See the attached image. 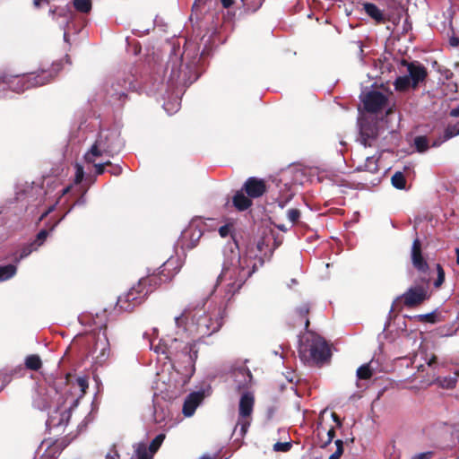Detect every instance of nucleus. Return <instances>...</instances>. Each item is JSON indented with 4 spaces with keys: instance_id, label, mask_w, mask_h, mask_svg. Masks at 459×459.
<instances>
[{
    "instance_id": "f257e3e1",
    "label": "nucleus",
    "mask_w": 459,
    "mask_h": 459,
    "mask_svg": "<svg viewBox=\"0 0 459 459\" xmlns=\"http://www.w3.org/2000/svg\"><path fill=\"white\" fill-rule=\"evenodd\" d=\"M224 316L225 307L221 305L186 309L175 316V333L162 338L154 347L151 344V349L157 354L166 355L185 385L195 371L201 339L217 333L222 326Z\"/></svg>"
},
{
    "instance_id": "f03ea898",
    "label": "nucleus",
    "mask_w": 459,
    "mask_h": 459,
    "mask_svg": "<svg viewBox=\"0 0 459 459\" xmlns=\"http://www.w3.org/2000/svg\"><path fill=\"white\" fill-rule=\"evenodd\" d=\"M272 230H264L254 242L247 244L244 254L231 252L223 263L217 277L215 290L226 300L238 292L246 281L269 260L273 251L281 245Z\"/></svg>"
},
{
    "instance_id": "7ed1b4c3",
    "label": "nucleus",
    "mask_w": 459,
    "mask_h": 459,
    "mask_svg": "<svg viewBox=\"0 0 459 459\" xmlns=\"http://www.w3.org/2000/svg\"><path fill=\"white\" fill-rule=\"evenodd\" d=\"M171 261L165 262L159 272L142 277L126 293L118 297L117 307L121 311H131L139 306L146 297L162 282L168 281L171 276L165 273L169 270Z\"/></svg>"
},
{
    "instance_id": "20e7f679",
    "label": "nucleus",
    "mask_w": 459,
    "mask_h": 459,
    "mask_svg": "<svg viewBox=\"0 0 459 459\" xmlns=\"http://www.w3.org/2000/svg\"><path fill=\"white\" fill-rule=\"evenodd\" d=\"M63 60L52 64L50 70H40L38 73L22 74H2L1 80L8 89L13 92L21 93L32 87L41 86L48 82L62 69Z\"/></svg>"
},
{
    "instance_id": "39448f33",
    "label": "nucleus",
    "mask_w": 459,
    "mask_h": 459,
    "mask_svg": "<svg viewBox=\"0 0 459 459\" xmlns=\"http://www.w3.org/2000/svg\"><path fill=\"white\" fill-rule=\"evenodd\" d=\"M124 146L117 128L102 129L91 148L84 154L86 162H95L99 158H112L119 153Z\"/></svg>"
},
{
    "instance_id": "423d86ee",
    "label": "nucleus",
    "mask_w": 459,
    "mask_h": 459,
    "mask_svg": "<svg viewBox=\"0 0 459 459\" xmlns=\"http://www.w3.org/2000/svg\"><path fill=\"white\" fill-rule=\"evenodd\" d=\"M299 353L301 360L308 364L324 363L331 357L328 343L323 337L315 333H307L300 340Z\"/></svg>"
},
{
    "instance_id": "0eeeda50",
    "label": "nucleus",
    "mask_w": 459,
    "mask_h": 459,
    "mask_svg": "<svg viewBox=\"0 0 459 459\" xmlns=\"http://www.w3.org/2000/svg\"><path fill=\"white\" fill-rule=\"evenodd\" d=\"M217 229V222L211 218H195L188 226L181 232L178 245L183 250L195 248L202 236L206 231H213Z\"/></svg>"
},
{
    "instance_id": "6e6552de",
    "label": "nucleus",
    "mask_w": 459,
    "mask_h": 459,
    "mask_svg": "<svg viewBox=\"0 0 459 459\" xmlns=\"http://www.w3.org/2000/svg\"><path fill=\"white\" fill-rule=\"evenodd\" d=\"M169 48V54L168 60L163 68L162 82H167L171 86H177L178 84L192 83L197 79V76L192 78L188 76L186 72L184 71L182 74V54L179 48L175 46H168Z\"/></svg>"
},
{
    "instance_id": "1a4fd4ad",
    "label": "nucleus",
    "mask_w": 459,
    "mask_h": 459,
    "mask_svg": "<svg viewBox=\"0 0 459 459\" xmlns=\"http://www.w3.org/2000/svg\"><path fill=\"white\" fill-rule=\"evenodd\" d=\"M55 401L56 406L48 412L46 425L49 429H56L61 432L64 431L67 426L71 418L72 410L75 408V406H70L67 400L61 395Z\"/></svg>"
},
{
    "instance_id": "9d476101",
    "label": "nucleus",
    "mask_w": 459,
    "mask_h": 459,
    "mask_svg": "<svg viewBox=\"0 0 459 459\" xmlns=\"http://www.w3.org/2000/svg\"><path fill=\"white\" fill-rule=\"evenodd\" d=\"M58 386L63 391V395L70 406H77L79 400L86 393L88 388V380L85 377H78L74 381L68 377H61L56 379Z\"/></svg>"
},
{
    "instance_id": "9b49d317",
    "label": "nucleus",
    "mask_w": 459,
    "mask_h": 459,
    "mask_svg": "<svg viewBox=\"0 0 459 459\" xmlns=\"http://www.w3.org/2000/svg\"><path fill=\"white\" fill-rule=\"evenodd\" d=\"M255 404V397L250 392H244L238 403V419L233 433L244 437L251 423V415Z\"/></svg>"
},
{
    "instance_id": "f8f14e48",
    "label": "nucleus",
    "mask_w": 459,
    "mask_h": 459,
    "mask_svg": "<svg viewBox=\"0 0 459 459\" xmlns=\"http://www.w3.org/2000/svg\"><path fill=\"white\" fill-rule=\"evenodd\" d=\"M63 396V391L58 386V383L56 380L53 385H50L48 388L37 391L33 397V406L39 411H47L48 412L56 407V399L58 396Z\"/></svg>"
},
{
    "instance_id": "ddd939ff",
    "label": "nucleus",
    "mask_w": 459,
    "mask_h": 459,
    "mask_svg": "<svg viewBox=\"0 0 459 459\" xmlns=\"http://www.w3.org/2000/svg\"><path fill=\"white\" fill-rule=\"evenodd\" d=\"M110 355L109 342L105 333H99L91 350V358L96 365H103Z\"/></svg>"
},
{
    "instance_id": "4468645a",
    "label": "nucleus",
    "mask_w": 459,
    "mask_h": 459,
    "mask_svg": "<svg viewBox=\"0 0 459 459\" xmlns=\"http://www.w3.org/2000/svg\"><path fill=\"white\" fill-rule=\"evenodd\" d=\"M211 393V387L208 386L206 390H199L196 392L190 393L185 399L182 413L185 417H192L196 408L202 403L205 395H209Z\"/></svg>"
},
{
    "instance_id": "2eb2a0df",
    "label": "nucleus",
    "mask_w": 459,
    "mask_h": 459,
    "mask_svg": "<svg viewBox=\"0 0 459 459\" xmlns=\"http://www.w3.org/2000/svg\"><path fill=\"white\" fill-rule=\"evenodd\" d=\"M386 100V96L377 91L368 92L362 100L364 108L372 113L381 110L385 105Z\"/></svg>"
},
{
    "instance_id": "dca6fc26",
    "label": "nucleus",
    "mask_w": 459,
    "mask_h": 459,
    "mask_svg": "<svg viewBox=\"0 0 459 459\" xmlns=\"http://www.w3.org/2000/svg\"><path fill=\"white\" fill-rule=\"evenodd\" d=\"M404 303L408 307L418 305L428 299V290L423 286L411 287L404 294Z\"/></svg>"
},
{
    "instance_id": "f3484780",
    "label": "nucleus",
    "mask_w": 459,
    "mask_h": 459,
    "mask_svg": "<svg viewBox=\"0 0 459 459\" xmlns=\"http://www.w3.org/2000/svg\"><path fill=\"white\" fill-rule=\"evenodd\" d=\"M403 65L407 67L408 76L411 81L412 87H416L420 82L424 81L427 76L425 67L419 63H408L403 61Z\"/></svg>"
},
{
    "instance_id": "a211bd4d",
    "label": "nucleus",
    "mask_w": 459,
    "mask_h": 459,
    "mask_svg": "<svg viewBox=\"0 0 459 459\" xmlns=\"http://www.w3.org/2000/svg\"><path fill=\"white\" fill-rule=\"evenodd\" d=\"M242 189L250 198H258L264 194L266 186L264 180L256 178H249L245 182Z\"/></svg>"
},
{
    "instance_id": "6ab92c4d",
    "label": "nucleus",
    "mask_w": 459,
    "mask_h": 459,
    "mask_svg": "<svg viewBox=\"0 0 459 459\" xmlns=\"http://www.w3.org/2000/svg\"><path fill=\"white\" fill-rule=\"evenodd\" d=\"M234 382L238 390L247 388L251 383L253 376L246 367H240L233 371Z\"/></svg>"
},
{
    "instance_id": "aec40b11",
    "label": "nucleus",
    "mask_w": 459,
    "mask_h": 459,
    "mask_svg": "<svg viewBox=\"0 0 459 459\" xmlns=\"http://www.w3.org/2000/svg\"><path fill=\"white\" fill-rule=\"evenodd\" d=\"M411 260L413 266L420 272H426L429 268L427 262L421 255L420 242L418 238L414 239L411 247Z\"/></svg>"
},
{
    "instance_id": "412c9836",
    "label": "nucleus",
    "mask_w": 459,
    "mask_h": 459,
    "mask_svg": "<svg viewBox=\"0 0 459 459\" xmlns=\"http://www.w3.org/2000/svg\"><path fill=\"white\" fill-rule=\"evenodd\" d=\"M132 87H134L132 82H127L125 79H117L116 82L111 84V90L108 93L111 96L121 99L123 96H126V90L131 89Z\"/></svg>"
},
{
    "instance_id": "4be33fe9",
    "label": "nucleus",
    "mask_w": 459,
    "mask_h": 459,
    "mask_svg": "<svg viewBox=\"0 0 459 459\" xmlns=\"http://www.w3.org/2000/svg\"><path fill=\"white\" fill-rule=\"evenodd\" d=\"M233 205L238 211H245L252 205L251 198L244 194V190L238 191L232 198Z\"/></svg>"
},
{
    "instance_id": "5701e85b",
    "label": "nucleus",
    "mask_w": 459,
    "mask_h": 459,
    "mask_svg": "<svg viewBox=\"0 0 459 459\" xmlns=\"http://www.w3.org/2000/svg\"><path fill=\"white\" fill-rule=\"evenodd\" d=\"M378 158L376 156L367 157L365 162L357 167L358 170L368 171L369 173H376L378 171Z\"/></svg>"
},
{
    "instance_id": "b1692460",
    "label": "nucleus",
    "mask_w": 459,
    "mask_h": 459,
    "mask_svg": "<svg viewBox=\"0 0 459 459\" xmlns=\"http://www.w3.org/2000/svg\"><path fill=\"white\" fill-rule=\"evenodd\" d=\"M134 455L136 459H152L153 455L148 450L143 442L134 445Z\"/></svg>"
},
{
    "instance_id": "393cba45",
    "label": "nucleus",
    "mask_w": 459,
    "mask_h": 459,
    "mask_svg": "<svg viewBox=\"0 0 459 459\" xmlns=\"http://www.w3.org/2000/svg\"><path fill=\"white\" fill-rule=\"evenodd\" d=\"M363 9L365 13L370 16L372 19L379 22L384 19V14L382 11L374 4L365 3L363 4Z\"/></svg>"
},
{
    "instance_id": "a878e982",
    "label": "nucleus",
    "mask_w": 459,
    "mask_h": 459,
    "mask_svg": "<svg viewBox=\"0 0 459 459\" xmlns=\"http://www.w3.org/2000/svg\"><path fill=\"white\" fill-rule=\"evenodd\" d=\"M17 273L16 264L0 265V281H7L13 278Z\"/></svg>"
},
{
    "instance_id": "bb28decb",
    "label": "nucleus",
    "mask_w": 459,
    "mask_h": 459,
    "mask_svg": "<svg viewBox=\"0 0 459 459\" xmlns=\"http://www.w3.org/2000/svg\"><path fill=\"white\" fill-rule=\"evenodd\" d=\"M368 130L369 128L368 126L363 125L360 126V138L359 141L364 147L371 146L372 143L370 140L376 137L374 132L371 131V133H368Z\"/></svg>"
},
{
    "instance_id": "cd10ccee",
    "label": "nucleus",
    "mask_w": 459,
    "mask_h": 459,
    "mask_svg": "<svg viewBox=\"0 0 459 459\" xmlns=\"http://www.w3.org/2000/svg\"><path fill=\"white\" fill-rule=\"evenodd\" d=\"M413 144L417 152L420 153L426 152L430 147L429 139L423 135L416 136L413 140Z\"/></svg>"
},
{
    "instance_id": "c85d7f7f",
    "label": "nucleus",
    "mask_w": 459,
    "mask_h": 459,
    "mask_svg": "<svg viewBox=\"0 0 459 459\" xmlns=\"http://www.w3.org/2000/svg\"><path fill=\"white\" fill-rule=\"evenodd\" d=\"M25 366L31 370H39L42 366L41 359L39 355H29L25 359Z\"/></svg>"
},
{
    "instance_id": "c756f323",
    "label": "nucleus",
    "mask_w": 459,
    "mask_h": 459,
    "mask_svg": "<svg viewBox=\"0 0 459 459\" xmlns=\"http://www.w3.org/2000/svg\"><path fill=\"white\" fill-rule=\"evenodd\" d=\"M57 223H58V221L50 228L49 231H48L47 230H41L37 234L35 240L31 242V244L35 247V248L37 250L39 249V247H41L44 244V242L47 239L49 232L54 230V229L57 225Z\"/></svg>"
},
{
    "instance_id": "7c9ffc66",
    "label": "nucleus",
    "mask_w": 459,
    "mask_h": 459,
    "mask_svg": "<svg viewBox=\"0 0 459 459\" xmlns=\"http://www.w3.org/2000/svg\"><path fill=\"white\" fill-rule=\"evenodd\" d=\"M73 5L76 11L83 13H88L92 7L91 0H74Z\"/></svg>"
},
{
    "instance_id": "2f4dec72",
    "label": "nucleus",
    "mask_w": 459,
    "mask_h": 459,
    "mask_svg": "<svg viewBox=\"0 0 459 459\" xmlns=\"http://www.w3.org/2000/svg\"><path fill=\"white\" fill-rule=\"evenodd\" d=\"M392 185L396 189H404L406 186V180L404 175L401 171H396L391 178Z\"/></svg>"
},
{
    "instance_id": "473e14b6",
    "label": "nucleus",
    "mask_w": 459,
    "mask_h": 459,
    "mask_svg": "<svg viewBox=\"0 0 459 459\" xmlns=\"http://www.w3.org/2000/svg\"><path fill=\"white\" fill-rule=\"evenodd\" d=\"M411 85V81L408 75L399 76L394 82V87L398 91H404Z\"/></svg>"
},
{
    "instance_id": "72a5a7b5",
    "label": "nucleus",
    "mask_w": 459,
    "mask_h": 459,
    "mask_svg": "<svg viewBox=\"0 0 459 459\" xmlns=\"http://www.w3.org/2000/svg\"><path fill=\"white\" fill-rule=\"evenodd\" d=\"M459 134V128L458 129H454L452 127H447L445 131V135H444V139L442 141H438V140H436L434 141L430 146L432 147H438L443 142L446 141V140H449L450 138L455 136V135H458Z\"/></svg>"
},
{
    "instance_id": "f704fd0d",
    "label": "nucleus",
    "mask_w": 459,
    "mask_h": 459,
    "mask_svg": "<svg viewBox=\"0 0 459 459\" xmlns=\"http://www.w3.org/2000/svg\"><path fill=\"white\" fill-rule=\"evenodd\" d=\"M165 439V434H159L151 442L148 450L154 455V454L159 450L161 444Z\"/></svg>"
},
{
    "instance_id": "c9c22d12",
    "label": "nucleus",
    "mask_w": 459,
    "mask_h": 459,
    "mask_svg": "<svg viewBox=\"0 0 459 459\" xmlns=\"http://www.w3.org/2000/svg\"><path fill=\"white\" fill-rule=\"evenodd\" d=\"M36 250L37 249L31 243L28 244L27 246H25L22 248L19 256L15 258V262L17 264L20 263L22 259H24L25 257L30 255L33 251H36Z\"/></svg>"
},
{
    "instance_id": "e433bc0d",
    "label": "nucleus",
    "mask_w": 459,
    "mask_h": 459,
    "mask_svg": "<svg viewBox=\"0 0 459 459\" xmlns=\"http://www.w3.org/2000/svg\"><path fill=\"white\" fill-rule=\"evenodd\" d=\"M100 159H101L100 162H97V160L95 162H91V164L94 165V167H95V173L97 175L103 174L104 171H105L104 167L106 165H110L111 164L110 158H100Z\"/></svg>"
},
{
    "instance_id": "4c0bfd02",
    "label": "nucleus",
    "mask_w": 459,
    "mask_h": 459,
    "mask_svg": "<svg viewBox=\"0 0 459 459\" xmlns=\"http://www.w3.org/2000/svg\"><path fill=\"white\" fill-rule=\"evenodd\" d=\"M371 375L372 372L368 364L362 365L357 369V377L359 379H368Z\"/></svg>"
},
{
    "instance_id": "58836bf2",
    "label": "nucleus",
    "mask_w": 459,
    "mask_h": 459,
    "mask_svg": "<svg viewBox=\"0 0 459 459\" xmlns=\"http://www.w3.org/2000/svg\"><path fill=\"white\" fill-rule=\"evenodd\" d=\"M180 107V101L175 100L174 102H166L163 105L164 109L166 112L169 115H172L173 113L177 112L179 109Z\"/></svg>"
},
{
    "instance_id": "ea45409f",
    "label": "nucleus",
    "mask_w": 459,
    "mask_h": 459,
    "mask_svg": "<svg viewBox=\"0 0 459 459\" xmlns=\"http://www.w3.org/2000/svg\"><path fill=\"white\" fill-rule=\"evenodd\" d=\"M437 277L434 281V286L439 288L445 281V272L440 264H437Z\"/></svg>"
},
{
    "instance_id": "a19ab883",
    "label": "nucleus",
    "mask_w": 459,
    "mask_h": 459,
    "mask_svg": "<svg viewBox=\"0 0 459 459\" xmlns=\"http://www.w3.org/2000/svg\"><path fill=\"white\" fill-rule=\"evenodd\" d=\"M287 218L294 225L300 218V212L298 209H290L287 212Z\"/></svg>"
},
{
    "instance_id": "79ce46f5",
    "label": "nucleus",
    "mask_w": 459,
    "mask_h": 459,
    "mask_svg": "<svg viewBox=\"0 0 459 459\" xmlns=\"http://www.w3.org/2000/svg\"><path fill=\"white\" fill-rule=\"evenodd\" d=\"M290 442H276L273 445V450L276 452H287L290 449Z\"/></svg>"
},
{
    "instance_id": "37998d69",
    "label": "nucleus",
    "mask_w": 459,
    "mask_h": 459,
    "mask_svg": "<svg viewBox=\"0 0 459 459\" xmlns=\"http://www.w3.org/2000/svg\"><path fill=\"white\" fill-rule=\"evenodd\" d=\"M232 226L230 224H225L219 228V234L221 238H226L231 233Z\"/></svg>"
},
{
    "instance_id": "c03bdc74",
    "label": "nucleus",
    "mask_w": 459,
    "mask_h": 459,
    "mask_svg": "<svg viewBox=\"0 0 459 459\" xmlns=\"http://www.w3.org/2000/svg\"><path fill=\"white\" fill-rule=\"evenodd\" d=\"M75 169V183H80L84 176L83 168L80 164H76Z\"/></svg>"
},
{
    "instance_id": "a18cd8bd",
    "label": "nucleus",
    "mask_w": 459,
    "mask_h": 459,
    "mask_svg": "<svg viewBox=\"0 0 459 459\" xmlns=\"http://www.w3.org/2000/svg\"><path fill=\"white\" fill-rule=\"evenodd\" d=\"M119 457H120V455H119L118 452L115 448H112L106 455V458L107 459H119Z\"/></svg>"
},
{
    "instance_id": "49530a36",
    "label": "nucleus",
    "mask_w": 459,
    "mask_h": 459,
    "mask_svg": "<svg viewBox=\"0 0 459 459\" xmlns=\"http://www.w3.org/2000/svg\"><path fill=\"white\" fill-rule=\"evenodd\" d=\"M308 311H309V308H308L307 305H303L302 307H300L297 310V312L299 313V315L302 318L305 317L307 315Z\"/></svg>"
},
{
    "instance_id": "de8ad7c7",
    "label": "nucleus",
    "mask_w": 459,
    "mask_h": 459,
    "mask_svg": "<svg viewBox=\"0 0 459 459\" xmlns=\"http://www.w3.org/2000/svg\"><path fill=\"white\" fill-rule=\"evenodd\" d=\"M431 455V452H425L413 456L411 459H429Z\"/></svg>"
},
{
    "instance_id": "09e8293b",
    "label": "nucleus",
    "mask_w": 459,
    "mask_h": 459,
    "mask_svg": "<svg viewBox=\"0 0 459 459\" xmlns=\"http://www.w3.org/2000/svg\"><path fill=\"white\" fill-rule=\"evenodd\" d=\"M449 44L452 47H458L459 46V38L455 35L450 36Z\"/></svg>"
},
{
    "instance_id": "8fccbe9b",
    "label": "nucleus",
    "mask_w": 459,
    "mask_h": 459,
    "mask_svg": "<svg viewBox=\"0 0 459 459\" xmlns=\"http://www.w3.org/2000/svg\"><path fill=\"white\" fill-rule=\"evenodd\" d=\"M335 446H336V450L335 451H339L340 450V455H342V453H343V443L341 439H337L335 441Z\"/></svg>"
},
{
    "instance_id": "3c124183",
    "label": "nucleus",
    "mask_w": 459,
    "mask_h": 459,
    "mask_svg": "<svg viewBox=\"0 0 459 459\" xmlns=\"http://www.w3.org/2000/svg\"><path fill=\"white\" fill-rule=\"evenodd\" d=\"M122 171V169L118 166L113 168L112 169L109 170V172L112 174V175H119Z\"/></svg>"
},
{
    "instance_id": "603ef678",
    "label": "nucleus",
    "mask_w": 459,
    "mask_h": 459,
    "mask_svg": "<svg viewBox=\"0 0 459 459\" xmlns=\"http://www.w3.org/2000/svg\"><path fill=\"white\" fill-rule=\"evenodd\" d=\"M335 435L334 429L332 428L327 431L328 442H331Z\"/></svg>"
},
{
    "instance_id": "864d4df0",
    "label": "nucleus",
    "mask_w": 459,
    "mask_h": 459,
    "mask_svg": "<svg viewBox=\"0 0 459 459\" xmlns=\"http://www.w3.org/2000/svg\"><path fill=\"white\" fill-rule=\"evenodd\" d=\"M450 115L455 117H459V105L450 111Z\"/></svg>"
},
{
    "instance_id": "5fc2aeb1",
    "label": "nucleus",
    "mask_w": 459,
    "mask_h": 459,
    "mask_svg": "<svg viewBox=\"0 0 459 459\" xmlns=\"http://www.w3.org/2000/svg\"><path fill=\"white\" fill-rule=\"evenodd\" d=\"M332 418L338 427H341L342 422L335 413H332Z\"/></svg>"
},
{
    "instance_id": "6e6d98bb",
    "label": "nucleus",
    "mask_w": 459,
    "mask_h": 459,
    "mask_svg": "<svg viewBox=\"0 0 459 459\" xmlns=\"http://www.w3.org/2000/svg\"><path fill=\"white\" fill-rule=\"evenodd\" d=\"M86 203V200L83 196H81L77 201L76 203L74 204V205H83L85 204Z\"/></svg>"
},
{
    "instance_id": "4d7b16f0",
    "label": "nucleus",
    "mask_w": 459,
    "mask_h": 459,
    "mask_svg": "<svg viewBox=\"0 0 459 459\" xmlns=\"http://www.w3.org/2000/svg\"><path fill=\"white\" fill-rule=\"evenodd\" d=\"M340 450L335 451L333 455H330L329 459H340Z\"/></svg>"
},
{
    "instance_id": "13d9d810",
    "label": "nucleus",
    "mask_w": 459,
    "mask_h": 459,
    "mask_svg": "<svg viewBox=\"0 0 459 459\" xmlns=\"http://www.w3.org/2000/svg\"><path fill=\"white\" fill-rule=\"evenodd\" d=\"M64 40L67 43H70V34L67 30H65L64 32Z\"/></svg>"
},
{
    "instance_id": "bf43d9fd",
    "label": "nucleus",
    "mask_w": 459,
    "mask_h": 459,
    "mask_svg": "<svg viewBox=\"0 0 459 459\" xmlns=\"http://www.w3.org/2000/svg\"><path fill=\"white\" fill-rule=\"evenodd\" d=\"M290 197H291V196H290L289 198H287L285 201H279V206H280L281 208H283V207L286 205L287 202L290 199Z\"/></svg>"
},
{
    "instance_id": "052dcab7",
    "label": "nucleus",
    "mask_w": 459,
    "mask_h": 459,
    "mask_svg": "<svg viewBox=\"0 0 459 459\" xmlns=\"http://www.w3.org/2000/svg\"><path fill=\"white\" fill-rule=\"evenodd\" d=\"M277 228L281 231H287L289 230V228H287L284 224H279Z\"/></svg>"
},
{
    "instance_id": "680f3d73",
    "label": "nucleus",
    "mask_w": 459,
    "mask_h": 459,
    "mask_svg": "<svg viewBox=\"0 0 459 459\" xmlns=\"http://www.w3.org/2000/svg\"><path fill=\"white\" fill-rule=\"evenodd\" d=\"M53 210H54V206L49 207V208H48V210L47 212H45L41 215L40 220H42V219H43V217H45L48 213H49V212H52Z\"/></svg>"
},
{
    "instance_id": "e2e57ef3",
    "label": "nucleus",
    "mask_w": 459,
    "mask_h": 459,
    "mask_svg": "<svg viewBox=\"0 0 459 459\" xmlns=\"http://www.w3.org/2000/svg\"><path fill=\"white\" fill-rule=\"evenodd\" d=\"M152 61L154 62L155 65H159V61H160L159 56L153 55Z\"/></svg>"
},
{
    "instance_id": "0e129e2a",
    "label": "nucleus",
    "mask_w": 459,
    "mask_h": 459,
    "mask_svg": "<svg viewBox=\"0 0 459 459\" xmlns=\"http://www.w3.org/2000/svg\"><path fill=\"white\" fill-rule=\"evenodd\" d=\"M432 316H433L432 313L420 316V317H424L426 319H429Z\"/></svg>"
},
{
    "instance_id": "69168bd1",
    "label": "nucleus",
    "mask_w": 459,
    "mask_h": 459,
    "mask_svg": "<svg viewBox=\"0 0 459 459\" xmlns=\"http://www.w3.org/2000/svg\"><path fill=\"white\" fill-rule=\"evenodd\" d=\"M69 189H70V187H69V186H67V187L64 188V189L62 190V195H65L66 193H68Z\"/></svg>"
},
{
    "instance_id": "338daca9",
    "label": "nucleus",
    "mask_w": 459,
    "mask_h": 459,
    "mask_svg": "<svg viewBox=\"0 0 459 459\" xmlns=\"http://www.w3.org/2000/svg\"><path fill=\"white\" fill-rule=\"evenodd\" d=\"M456 254H457V258H456V262L457 264H459V248H456Z\"/></svg>"
},
{
    "instance_id": "774afa93",
    "label": "nucleus",
    "mask_w": 459,
    "mask_h": 459,
    "mask_svg": "<svg viewBox=\"0 0 459 459\" xmlns=\"http://www.w3.org/2000/svg\"><path fill=\"white\" fill-rule=\"evenodd\" d=\"M200 459H212L210 455H203Z\"/></svg>"
}]
</instances>
